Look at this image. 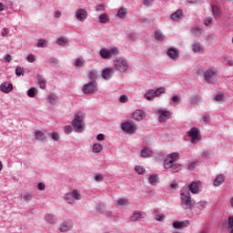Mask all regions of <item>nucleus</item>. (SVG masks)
<instances>
[{
    "label": "nucleus",
    "instance_id": "f257e3e1",
    "mask_svg": "<svg viewBox=\"0 0 233 233\" xmlns=\"http://www.w3.org/2000/svg\"><path fill=\"white\" fill-rule=\"evenodd\" d=\"M179 157H181V156L177 152L167 155L164 157V168H166V170H170V172L174 173L181 171L183 166H181V164L179 163H177V161H179Z\"/></svg>",
    "mask_w": 233,
    "mask_h": 233
},
{
    "label": "nucleus",
    "instance_id": "f03ea898",
    "mask_svg": "<svg viewBox=\"0 0 233 233\" xmlns=\"http://www.w3.org/2000/svg\"><path fill=\"white\" fill-rule=\"evenodd\" d=\"M180 205L184 210H192V208H194V200L188 190H180Z\"/></svg>",
    "mask_w": 233,
    "mask_h": 233
},
{
    "label": "nucleus",
    "instance_id": "7ed1b4c3",
    "mask_svg": "<svg viewBox=\"0 0 233 233\" xmlns=\"http://www.w3.org/2000/svg\"><path fill=\"white\" fill-rule=\"evenodd\" d=\"M218 76L219 72L216 67H209L203 70V77L206 83H209V85H216Z\"/></svg>",
    "mask_w": 233,
    "mask_h": 233
},
{
    "label": "nucleus",
    "instance_id": "20e7f679",
    "mask_svg": "<svg viewBox=\"0 0 233 233\" xmlns=\"http://www.w3.org/2000/svg\"><path fill=\"white\" fill-rule=\"evenodd\" d=\"M113 65L114 68L121 74H126V72H128V68L130 67L128 61L121 56H116L113 61Z\"/></svg>",
    "mask_w": 233,
    "mask_h": 233
},
{
    "label": "nucleus",
    "instance_id": "39448f33",
    "mask_svg": "<svg viewBox=\"0 0 233 233\" xmlns=\"http://www.w3.org/2000/svg\"><path fill=\"white\" fill-rule=\"evenodd\" d=\"M166 93H167V88L165 87H158L156 90L149 89L145 93L144 97L147 101H154L156 97H160L161 95Z\"/></svg>",
    "mask_w": 233,
    "mask_h": 233
},
{
    "label": "nucleus",
    "instance_id": "423d86ee",
    "mask_svg": "<svg viewBox=\"0 0 233 233\" xmlns=\"http://www.w3.org/2000/svg\"><path fill=\"white\" fill-rule=\"evenodd\" d=\"M99 56L102 59H112L113 56H119V48L114 46L107 48H102L99 51Z\"/></svg>",
    "mask_w": 233,
    "mask_h": 233
},
{
    "label": "nucleus",
    "instance_id": "0eeeda50",
    "mask_svg": "<svg viewBox=\"0 0 233 233\" xmlns=\"http://www.w3.org/2000/svg\"><path fill=\"white\" fill-rule=\"evenodd\" d=\"M121 129L127 134H136V131L137 130V125H136L132 120H127L121 124Z\"/></svg>",
    "mask_w": 233,
    "mask_h": 233
},
{
    "label": "nucleus",
    "instance_id": "6e6552de",
    "mask_svg": "<svg viewBox=\"0 0 233 233\" xmlns=\"http://www.w3.org/2000/svg\"><path fill=\"white\" fill-rule=\"evenodd\" d=\"M72 127L76 132H83L85 130V122L79 114L75 115L72 122Z\"/></svg>",
    "mask_w": 233,
    "mask_h": 233
},
{
    "label": "nucleus",
    "instance_id": "1a4fd4ad",
    "mask_svg": "<svg viewBox=\"0 0 233 233\" xmlns=\"http://www.w3.org/2000/svg\"><path fill=\"white\" fill-rule=\"evenodd\" d=\"M84 94H96L97 92V82L90 81L82 86Z\"/></svg>",
    "mask_w": 233,
    "mask_h": 233
},
{
    "label": "nucleus",
    "instance_id": "9d476101",
    "mask_svg": "<svg viewBox=\"0 0 233 233\" xmlns=\"http://www.w3.org/2000/svg\"><path fill=\"white\" fill-rule=\"evenodd\" d=\"M75 17L77 21H80V23H85L88 18V11L85 8H79L76 11Z\"/></svg>",
    "mask_w": 233,
    "mask_h": 233
},
{
    "label": "nucleus",
    "instance_id": "9b49d317",
    "mask_svg": "<svg viewBox=\"0 0 233 233\" xmlns=\"http://www.w3.org/2000/svg\"><path fill=\"white\" fill-rule=\"evenodd\" d=\"M201 190H203L201 181H193L188 186V192H190L191 194H200Z\"/></svg>",
    "mask_w": 233,
    "mask_h": 233
},
{
    "label": "nucleus",
    "instance_id": "f8f14e48",
    "mask_svg": "<svg viewBox=\"0 0 233 233\" xmlns=\"http://www.w3.org/2000/svg\"><path fill=\"white\" fill-rule=\"evenodd\" d=\"M187 134L191 139V143L193 144H196L201 140V136L199 135V129H198V127L191 128Z\"/></svg>",
    "mask_w": 233,
    "mask_h": 233
},
{
    "label": "nucleus",
    "instance_id": "ddd939ff",
    "mask_svg": "<svg viewBox=\"0 0 233 233\" xmlns=\"http://www.w3.org/2000/svg\"><path fill=\"white\" fill-rule=\"evenodd\" d=\"M159 123H166L171 114L167 110L159 109L157 111Z\"/></svg>",
    "mask_w": 233,
    "mask_h": 233
},
{
    "label": "nucleus",
    "instance_id": "4468645a",
    "mask_svg": "<svg viewBox=\"0 0 233 233\" xmlns=\"http://www.w3.org/2000/svg\"><path fill=\"white\" fill-rule=\"evenodd\" d=\"M114 67H106L102 70V77L106 80L108 81L112 79V76L115 74Z\"/></svg>",
    "mask_w": 233,
    "mask_h": 233
},
{
    "label": "nucleus",
    "instance_id": "2eb2a0df",
    "mask_svg": "<svg viewBox=\"0 0 233 233\" xmlns=\"http://www.w3.org/2000/svg\"><path fill=\"white\" fill-rule=\"evenodd\" d=\"M212 15L215 19H219L223 15V10L220 6L212 5H211Z\"/></svg>",
    "mask_w": 233,
    "mask_h": 233
},
{
    "label": "nucleus",
    "instance_id": "dca6fc26",
    "mask_svg": "<svg viewBox=\"0 0 233 233\" xmlns=\"http://www.w3.org/2000/svg\"><path fill=\"white\" fill-rule=\"evenodd\" d=\"M74 224H72V221H63L59 225V230L60 232H68V230H72Z\"/></svg>",
    "mask_w": 233,
    "mask_h": 233
},
{
    "label": "nucleus",
    "instance_id": "f3484780",
    "mask_svg": "<svg viewBox=\"0 0 233 233\" xmlns=\"http://www.w3.org/2000/svg\"><path fill=\"white\" fill-rule=\"evenodd\" d=\"M169 58L173 59L174 61H177L179 58V52L176 48H169L167 52Z\"/></svg>",
    "mask_w": 233,
    "mask_h": 233
},
{
    "label": "nucleus",
    "instance_id": "a211bd4d",
    "mask_svg": "<svg viewBox=\"0 0 233 233\" xmlns=\"http://www.w3.org/2000/svg\"><path fill=\"white\" fill-rule=\"evenodd\" d=\"M1 92H4L5 94H10L12 90H14V86L10 83H3L0 86Z\"/></svg>",
    "mask_w": 233,
    "mask_h": 233
},
{
    "label": "nucleus",
    "instance_id": "6ab92c4d",
    "mask_svg": "<svg viewBox=\"0 0 233 233\" xmlns=\"http://www.w3.org/2000/svg\"><path fill=\"white\" fill-rule=\"evenodd\" d=\"M140 156L144 158L152 157V156H154V152L152 151V148L145 147L140 151Z\"/></svg>",
    "mask_w": 233,
    "mask_h": 233
},
{
    "label": "nucleus",
    "instance_id": "aec40b11",
    "mask_svg": "<svg viewBox=\"0 0 233 233\" xmlns=\"http://www.w3.org/2000/svg\"><path fill=\"white\" fill-rule=\"evenodd\" d=\"M133 119L136 121H143L145 119V111L138 109L133 113Z\"/></svg>",
    "mask_w": 233,
    "mask_h": 233
},
{
    "label": "nucleus",
    "instance_id": "412c9836",
    "mask_svg": "<svg viewBox=\"0 0 233 233\" xmlns=\"http://www.w3.org/2000/svg\"><path fill=\"white\" fill-rule=\"evenodd\" d=\"M192 50L195 54H203V52H205V47L201 46L200 43L196 42L192 45Z\"/></svg>",
    "mask_w": 233,
    "mask_h": 233
},
{
    "label": "nucleus",
    "instance_id": "4be33fe9",
    "mask_svg": "<svg viewBox=\"0 0 233 233\" xmlns=\"http://www.w3.org/2000/svg\"><path fill=\"white\" fill-rule=\"evenodd\" d=\"M190 225L189 220H183L181 222L176 221L173 223L174 228H186V227H188Z\"/></svg>",
    "mask_w": 233,
    "mask_h": 233
},
{
    "label": "nucleus",
    "instance_id": "5701e85b",
    "mask_svg": "<svg viewBox=\"0 0 233 233\" xmlns=\"http://www.w3.org/2000/svg\"><path fill=\"white\" fill-rule=\"evenodd\" d=\"M147 218V213L135 211L131 216V221H137L139 219H145Z\"/></svg>",
    "mask_w": 233,
    "mask_h": 233
},
{
    "label": "nucleus",
    "instance_id": "b1692460",
    "mask_svg": "<svg viewBox=\"0 0 233 233\" xmlns=\"http://www.w3.org/2000/svg\"><path fill=\"white\" fill-rule=\"evenodd\" d=\"M223 183H225V175L220 174L214 179L213 185L214 187H221Z\"/></svg>",
    "mask_w": 233,
    "mask_h": 233
},
{
    "label": "nucleus",
    "instance_id": "393cba45",
    "mask_svg": "<svg viewBox=\"0 0 233 233\" xmlns=\"http://www.w3.org/2000/svg\"><path fill=\"white\" fill-rule=\"evenodd\" d=\"M45 221H46V223H49V225H54L56 223V216H54V214L52 213H47L45 215Z\"/></svg>",
    "mask_w": 233,
    "mask_h": 233
},
{
    "label": "nucleus",
    "instance_id": "a878e982",
    "mask_svg": "<svg viewBox=\"0 0 233 233\" xmlns=\"http://www.w3.org/2000/svg\"><path fill=\"white\" fill-rule=\"evenodd\" d=\"M127 7H120L117 11V17H119V19H127Z\"/></svg>",
    "mask_w": 233,
    "mask_h": 233
},
{
    "label": "nucleus",
    "instance_id": "bb28decb",
    "mask_svg": "<svg viewBox=\"0 0 233 233\" xmlns=\"http://www.w3.org/2000/svg\"><path fill=\"white\" fill-rule=\"evenodd\" d=\"M47 99H48L50 105H57V103H59V97L56 94H50L47 96Z\"/></svg>",
    "mask_w": 233,
    "mask_h": 233
},
{
    "label": "nucleus",
    "instance_id": "cd10ccee",
    "mask_svg": "<svg viewBox=\"0 0 233 233\" xmlns=\"http://www.w3.org/2000/svg\"><path fill=\"white\" fill-rule=\"evenodd\" d=\"M36 81L40 86V88H46V80L41 76V75L36 76Z\"/></svg>",
    "mask_w": 233,
    "mask_h": 233
},
{
    "label": "nucleus",
    "instance_id": "c85d7f7f",
    "mask_svg": "<svg viewBox=\"0 0 233 233\" xmlns=\"http://www.w3.org/2000/svg\"><path fill=\"white\" fill-rule=\"evenodd\" d=\"M35 137L38 141H46V136L42 131H35Z\"/></svg>",
    "mask_w": 233,
    "mask_h": 233
},
{
    "label": "nucleus",
    "instance_id": "c756f323",
    "mask_svg": "<svg viewBox=\"0 0 233 233\" xmlns=\"http://www.w3.org/2000/svg\"><path fill=\"white\" fill-rule=\"evenodd\" d=\"M157 181H159V176H157V174L151 175L148 177V183L150 185H156L157 184Z\"/></svg>",
    "mask_w": 233,
    "mask_h": 233
},
{
    "label": "nucleus",
    "instance_id": "7c9ffc66",
    "mask_svg": "<svg viewBox=\"0 0 233 233\" xmlns=\"http://www.w3.org/2000/svg\"><path fill=\"white\" fill-rule=\"evenodd\" d=\"M99 23L106 24L108 21H110V16L106 14H101L98 17Z\"/></svg>",
    "mask_w": 233,
    "mask_h": 233
},
{
    "label": "nucleus",
    "instance_id": "2f4dec72",
    "mask_svg": "<svg viewBox=\"0 0 233 233\" xmlns=\"http://www.w3.org/2000/svg\"><path fill=\"white\" fill-rule=\"evenodd\" d=\"M182 15H183V11L177 10L174 14L171 15V19H173V21H177V19H181Z\"/></svg>",
    "mask_w": 233,
    "mask_h": 233
},
{
    "label": "nucleus",
    "instance_id": "473e14b6",
    "mask_svg": "<svg viewBox=\"0 0 233 233\" xmlns=\"http://www.w3.org/2000/svg\"><path fill=\"white\" fill-rule=\"evenodd\" d=\"M71 196L73 199H76V201H81V193L77 189H74Z\"/></svg>",
    "mask_w": 233,
    "mask_h": 233
},
{
    "label": "nucleus",
    "instance_id": "72a5a7b5",
    "mask_svg": "<svg viewBox=\"0 0 233 233\" xmlns=\"http://www.w3.org/2000/svg\"><path fill=\"white\" fill-rule=\"evenodd\" d=\"M36 46L38 48H46L48 46V41H46V39L41 38V39L38 40Z\"/></svg>",
    "mask_w": 233,
    "mask_h": 233
},
{
    "label": "nucleus",
    "instance_id": "f704fd0d",
    "mask_svg": "<svg viewBox=\"0 0 233 233\" xmlns=\"http://www.w3.org/2000/svg\"><path fill=\"white\" fill-rule=\"evenodd\" d=\"M155 39H157V41H165V35L161 31L157 30L155 32Z\"/></svg>",
    "mask_w": 233,
    "mask_h": 233
},
{
    "label": "nucleus",
    "instance_id": "c9c22d12",
    "mask_svg": "<svg viewBox=\"0 0 233 233\" xmlns=\"http://www.w3.org/2000/svg\"><path fill=\"white\" fill-rule=\"evenodd\" d=\"M103 150V145L96 143L93 145V152L95 154H99Z\"/></svg>",
    "mask_w": 233,
    "mask_h": 233
},
{
    "label": "nucleus",
    "instance_id": "e433bc0d",
    "mask_svg": "<svg viewBox=\"0 0 233 233\" xmlns=\"http://www.w3.org/2000/svg\"><path fill=\"white\" fill-rule=\"evenodd\" d=\"M214 99L217 103H223L225 101V95L223 93L217 94Z\"/></svg>",
    "mask_w": 233,
    "mask_h": 233
},
{
    "label": "nucleus",
    "instance_id": "4c0bfd02",
    "mask_svg": "<svg viewBox=\"0 0 233 233\" xmlns=\"http://www.w3.org/2000/svg\"><path fill=\"white\" fill-rule=\"evenodd\" d=\"M226 224L228 226V230H229L230 233H233V217H229Z\"/></svg>",
    "mask_w": 233,
    "mask_h": 233
},
{
    "label": "nucleus",
    "instance_id": "58836bf2",
    "mask_svg": "<svg viewBox=\"0 0 233 233\" xmlns=\"http://www.w3.org/2000/svg\"><path fill=\"white\" fill-rule=\"evenodd\" d=\"M88 77L91 81H96L97 79V70L89 72Z\"/></svg>",
    "mask_w": 233,
    "mask_h": 233
},
{
    "label": "nucleus",
    "instance_id": "ea45409f",
    "mask_svg": "<svg viewBox=\"0 0 233 233\" xmlns=\"http://www.w3.org/2000/svg\"><path fill=\"white\" fill-rule=\"evenodd\" d=\"M197 208L198 210H205L207 208V201H200L197 204Z\"/></svg>",
    "mask_w": 233,
    "mask_h": 233
},
{
    "label": "nucleus",
    "instance_id": "a19ab883",
    "mask_svg": "<svg viewBox=\"0 0 233 233\" xmlns=\"http://www.w3.org/2000/svg\"><path fill=\"white\" fill-rule=\"evenodd\" d=\"M75 66H78L79 68H81V66H85V60L77 58L75 62Z\"/></svg>",
    "mask_w": 233,
    "mask_h": 233
},
{
    "label": "nucleus",
    "instance_id": "79ce46f5",
    "mask_svg": "<svg viewBox=\"0 0 233 233\" xmlns=\"http://www.w3.org/2000/svg\"><path fill=\"white\" fill-rule=\"evenodd\" d=\"M117 205H119L120 207L127 206V205H128V199L120 198L117 200Z\"/></svg>",
    "mask_w": 233,
    "mask_h": 233
},
{
    "label": "nucleus",
    "instance_id": "37998d69",
    "mask_svg": "<svg viewBox=\"0 0 233 233\" xmlns=\"http://www.w3.org/2000/svg\"><path fill=\"white\" fill-rule=\"evenodd\" d=\"M25 74V69L21 66H16L15 68V75L16 76H23Z\"/></svg>",
    "mask_w": 233,
    "mask_h": 233
},
{
    "label": "nucleus",
    "instance_id": "c03bdc74",
    "mask_svg": "<svg viewBox=\"0 0 233 233\" xmlns=\"http://www.w3.org/2000/svg\"><path fill=\"white\" fill-rule=\"evenodd\" d=\"M188 169L189 170H194V168H196V167H198V164L196 162V160H191L188 162Z\"/></svg>",
    "mask_w": 233,
    "mask_h": 233
},
{
    "label": "nucleus",
    "instance_id": "a18cd8bd",
    "mask_svg": "<svg viewBox=\"0 0 233 233\" xmlns=\"http://www.w3.org/2000/svg\"><path fill=\"white\" fill-rule=\"evenodd\" d=\"M212 23H214V19L210 16L206 17L205 21H204V25L206 26H209V25H212Z\"/></svg>",
    "mask_w": 233,
    "mask_h": 233
},
{
    "label": "nucleus",
    "instance_id": "49530a36",
    "mask_svg": "<svg viewBox=\"0 0 233 233\" xmlns=\"http://www.w3.org/2000/svg\"><path fill=\"white\" fill-rule=\"evenodd\" d=\"M38 93L39 91L37 90V88L35 87L30 88V97H35Z\"/></svg>",
    "mask_w": 233,
    "mask_h": 233
},
{
    "label": "nucleus",
    "instance_id": "de8ad7c7",
    "mask_svg": "<svg viewBox=\"0 0 233 233\" xmlns=\"http://www.w3.org/2000/svg\"><path fill=\"white\" fill-rule=\"evenodd\" d=\"M64 198H65L66 203H68V204L72 203V199H74L72 198V193L66 194Z\"/></svg>",
    "mask_w": 233,
    "mask_h": 233
},
{
    "label": "nucleus",
    "instance_id": "09e8293b",
    "mask_svg": "<svg viewBox=\"0 0 233 233\" xmlns=\"http://www.w3.org/2000/svg\"><path fill=\"white\" fill-rule=\"evenodd\" d=\"M57 45H59L60 46H65V45H66V41L65 40V38L63 37H59L56 40Z\"/></svg>",
    "mask_w": 233,
    "mask_h": 233
},
{
    "label": "nucleus",
    "instance_id": "8fccbe9b",
    "mask_svg": "<svg viewBox=\"0 0 233 233\" xmlns=\"http://www.w3.org/2000/svg\"><path fill=\"white\" fill-rule=\"evenodd\" d=\"M136 172H137V174H145V167H141V166H137L135 167Z\"/></svg>",
    "mask_w": 233,
    "mask_h": 233
},
{
    "label": "nucleus",
    "instance_id": "3c124183",
    "mask_svg": "<svg viewBox=\"0 0 233 233\" xmlns=\"http://www.w3.org/2000/svg\"><path fill=\"white\" fill-rule=\"evenodd\" d=\"M51 137L52 139H54V141H59L60 139V136H59V133L57 132H54L52 135H51Z\"/></svg>",
    "mask_w": 233,
    "mask_h": 233
},
{
    "label": "nucleus",
    "instance_id": "603ef678",
    "mask_svg": "<svg viewBox=\"0 0 233 233\" xmlns=\"http://www.w3.org/2000/svg\"><path fill=\"white\" fill-rule=\"evenodd\" d=\"M165 215H159V214H157V215H155V219H156V221H165Z\"/></svg>",
    "mask_w": 233,
    "mask_h": 233
},
{
    "label": "nucleus",
    "instance_id": "864d4df0",
    "mask_svg": "<svg viewBox=\"0 0 233 233\" xmlns=\"http://www.w3.org/2000/svg\"><path fill=\"white\" fill-rule=\"evenodd\" d=\"M105 10H106V8L103 5H98L96 6V12H105Z\"/></svg>",
    "mask_w": 233,
    "mask_h": 233
},
{
    "label": "nucleus",
    "instance_id": "5fc2aeb1",
    "mask_svg": "<svg viewBox=\"0 0 233 233\" xmlns=\"http://www.w3.org/2000/svg\"><path fill=\"white\" fill-rule=\"evenodd\" d=\"M171 100L173 101V103H177V105H179V103L181 102V98L178 96H172Z\"/></svg>",
    "mask_w": 233,
    "mask_h": 233
},
{
    "label": "nucleus",
    "instance_id": "6e6d98bb",
    "mask_svg": "<svg viewBox=\"0 0 233 233\" xmlns=\"http://www.w3.org/2000/svg\"><path fill=\"white\" fill-rule=\"evenodd\" d=\"M203 121H204V123H210V115L204 114L203 115Z\"/></svg>",
    "mask_w": 233,
    "mask_h": 233
},
{
    "label": "nucleus",
    "instance_id": "4d7b16f0",
    "mask_svg": "<svg viewBox=\"0 0 233 233\" xmlns=\"http://www.w3.org/2000/svg\"><path fill=\"white\" fill-rule=\"evenodd\" d=\"M72 130H74V129L72 128V126H66V127H65V133H66V134H72Z\"/></svg>",
    "mask_w": 233,
    "mask_h": 233
},
{
    "label": "nucleus",
    "instance_id": "13d9d810",
    "mask_svg": "<svg viewBox=\"0 0 233 233\" xmlns=\"http://www.w3.org/2000/svg\"><path fill=\"white\" fill-rule=\"evenodd\" d=\"M49 65H53V66H57V59L56 58H51L49 61H48Z\"/></svg>",
    "mask_w": 233,
    "mask_h": 233
},
{
    "label": "nucleus",
    "instance_id": "bf43d9fd",
    "mask_svg": "<svg viewBox=\"0 0 233 233\" xmlns=\"http://www.w3.org/2000/svg\"><path fill=\"white\" fill-rule=\"evenodd\" d=\"M120 103H127V101H128V96H127L126 95H122L119 98Z\"/></svg>",
    "mask_w": 233,
    "mask_h": 233
},
{
    "label": "nucleus",
    "instance_id": "052dcab7",
    "mask_svg": "<svg viewBox=\"0 0 233 233\" xmlns=\"http://www.w3.org/2000/svg\"><path fill=\"white\" fill-rule=\"evenodd\" d=\"M30 200V194H22V201H29Z\"/></svg>",
    "mask_w": 233,
    "mask_h": 233
},
{
    "label": "nucleus",
    "instance_id": "680f3d73",
    "mask_svg": "<svg viewBox=\"0 0 233 233\" xmlns=\"http://www.w3.org/2000/svg\"><path fill=\"white\" fill-rule=\"evenodd\" d=\"M37 188H38V190H45V188H46V186L45 185V183H43V182H40V183H38V185H37Z\"/></svg>",
    "mask_w": 233,
    "mask_h": 233
},
{
    "label": "nucleus",
    "instance_id": "e2e57ef3",
    "mask_svg": "<svg viewBox=\"0 0 233 233\" xmlns=\"http://www.w3.org/2000/svg\"><path fill=\"white\" fill-rule=\"evenodd\" d=\"M202 157H205L206 159H208V157H212V153L206 151L202 154Z\"/></svg>",
    "mask_w": 233,
    "mask_h": 233
},
{
    "label": "nucleus",
    "instance_id": "0e129e2a",
    "mask_svg": "<svg viewBox=\"0 0 233 233\" xmlns=\"http://www.w3.org/2000/svg\"><path fill=\"white\" fill-rule=\"evenodd\" d=\"M95 179L98 182V183H101V181H103L104 177H103V175L101 174H98L95 177Z\"/></svg>",
    "mask_w": 233,
    "mask_h": 233
},
{
    "label": "nucleus",
    "instance_id": "69168bd1",
    "mask_svg": "<svg viewBox=\"0 0 233 233\" xmlns=\"http://www.w3.org/2000/svg\"><path fill=\"white\" fill-rule=\"evenodd\" d=\"M198 101H199V96H193V97L191 98V103H192V105H196Z\"/></svg>",
    "mask_w": 233,
    "mask_h": 233
},
{
    "label": "nucleus",
    "instance_id": "338daca9",
    "mask_svg": "<svg viewBox=\"0 0 233 233\" xmlns=\"http://www.w3.org/2000/svg\"><path fill=\"white\" fill-rule=\"evenodd\" d=\"M97 141H105V135L104 134H98L96 136Z\"/></svg>",
    "mask_w": 233,
    "mask_h": 233
},
{
    "label": "nucleus",
    "instance_id": "774afa93",
    "mask_svg": "<svg viewBox=\"0 0 233 233\" xmlns=\"http://www.w3.org/2000/svg\"><path fill=\"white\" fill-rule=\"evenodd\" d=\"M4 59H5V63H10V61H12V56H10V55H5V56H4Z\"/></svg>",
    "mask_w": 233,
    "mask_h": 233
}]
</instances>
